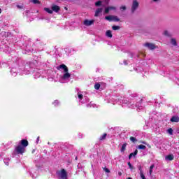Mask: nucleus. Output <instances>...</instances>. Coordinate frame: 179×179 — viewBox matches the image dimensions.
<instances>
[{
    "label": "nucleus",
    "mask_w": 179,
    "mask_h": 179,
    "mask_svg": "<svg viewBox=\"0 0 179 179\" xmlns=\"http://www.w3.org/2000/svg\"><path fill=\"white\" fill-rule=\"evenodd\" d=\"M58 71H64V73L62 76V80H68L71 78V73L69 72L68 66L65 64H62L57 66Z\"/></svg>",
    "instance_id": "f257e3e1"
},
{
    "label": "nucleus",
    "mask_w": 179,
    "mask_h": 179,
    "mask_svg": "<svg viewBox=\"0 0 179 179\" xmlns=\"http://www.w3.org/2000/svg\"><path fill=\"white\" fill-rule=\"evenodd\" d=\"M31 66H33V63H27L23 67L20 68V75H29V73L34 72V70Z\"/></svg>",
    "instance_id": "f03ea898"
},
{
    "label": "nucleus",
    "mask_w": 179,
    "mask_h": 179,
    "mask_svg": "<svg viewBox=\"0 0 179 179\" xmlns=\"http://www.w3.org/2000/svg\"><path fill=\"white\" fill-rule=\"evenodd\" d=\"M139 8V1L138 0H132L131 13L134 14Z\"/></svg>",
    "instance_id": "7ed1b4c3"
},
{
    "label": "nucleus",
    "mask_w": 179,
    "mask_h": 179,
    "mask_svg": "<svg viewBox=\"0 0 179 179\" xmlns=\"http://www.w3.org/2000/svg\"><path fill=\"white\" fill-rule=\"evenodd\" d=\"M57 175L58 176L59 178L68 179V173H66V171L65 169L58 171L57 172Z\"/></svg>",
    "instance_id": "20e7f679"
},
{
    "label": "nucleus",
    "mask_w": 179,
    "mask_h": 179,
    "mask_svg": "<svg viewBox=\"0 0 179 179\" xmlns=\"http://www.w3.org/2000/svg\"><path fill=\"white\" fill-rule=\"evenodd\" d=\"M16 152L17 155H23L24 152V147L22 146V145H18L14 150V153Z\"/></svg>",
    "instance_id": "39448f33"
},
{
    "label": "nucleus",
    "mask_w": 179,
    "mask_h": 179,
    "mask_svg": "<svg viewBox=\"0 0 179 179\" xmlns=\"http://www.w3.org/2000/svg\"><path fill=\"white\" fill-rule=\"evenodd\" d=\"M105 19L108 22H120V18L115 15H108L105 17Z\"/></svg>",
    "instance_id": "423d86ee"
},
{
    "label": "nucleus",
    "mask_w": 179,
    "mask_h": 179,
    "mask_svg": "<svg viewBox=\"0 0 179 179\" xmlns=\"http://www.w3.org/2000/svg\"><path fill=\"white\" fill-rule=\"evenodd\" d=\"M122 107H129V108H135V105L134 103L131 104V101L124 99L122 101Z\"/></svg>",
    "instance_id": "0eeeda50"
},
{
    "label": "nucleus",
    "mask_w": 179,
    "mask_h": 179,
    "mask_svg": "<svg viewBox=\"0 0 179 179\" xmlns=\"http://www.w3.org/2000/svg\"><path fill=\"white\" fill-rule=\"evenodd\" d=\"M84 26H92V24H94V20H85L83 22Z\"/></svg>",
    "instance_id": "6e6552de"
},
{
    "label": "nucleus",
    "mask_w": 179,
    "mask_h": 179,
    "mask_svg": "<svg viewBox=\"0 0 179 179\" xmlns=\"http://www.w3.org/2000/svg\"><path fill=\"white\" fill-rule=\"evenodd\" d=\"M144 46L147 47L148 50H155L156 48V45H155L153 43H146L144 44Z\"/></svg>",
    "instance_id": "1a4fd4ad"
},
{
    "label": "nucleus",
    "mask_w": 179,
    "mask_h": 179,
    "mask_svg": "<svg viewBox=\"0 0 179 179\" xmlns=\"http://www.w3.org/2000/svg\"><path fill=\"white\" fill-rule=\"evenodd\" d=\"M101 13H103V8H98L95 11V17H99V16H100Z\"/></svg>",
    "instance_id": "9d476101"
},
{
    "label": "nucleus",
    "mask_w": 179,
    "mask_h": 179,
    "mask_svg": "<svg viewBox=\"0 0 179 179\" xmlns=\"http://www.w3.org/2000/svg\"><path fill=\"white\" fill-rule=\"evenodd\" d=\"M20 145H21L24 148H27V146H29V141H27V140L22 139L21 140Z\"/></svg>",
    "instance_id": "9b49d317"
},
{
    "label": "nucleus",
    "mask_w": 179,
    "mask_h": 179,
    "mask_svg": "<svg viewBox=\"0 0 179 179\" xmlns=\"http://www.w3.org/2000/svg\"><path fill=\"white\" fill-rule=\"evenodd\" d=\"M52 12H56V13H58V12H59V10H61V8L57 5H52Z\"/></svg>",
    "instance_id": "f8f14e48"
},
{
    "label": "nucleus",
    "mask_w": 179,
    "mask_h": 179,
    "mask_svg": "<svg viewBox=\"0 0 179 179\" xmlns=\"http://www.w3.org/2000/svg\"><path fill=\"white\" fill-rule=\"evenodd\" d=\"M165 160H166V162H171V160H174V155L173 154L166 155L165 157Z\"/></svg>",
    "instance_id": "ddd939ff"
},
{
    "label": "nucleus",
    "mask_w": 179,
    "mask_h": 179,
    "mask_svg": "<svg viewBox=\"0 0 179 179\" xmlns=\"http://www.w3.org/2000/svg\"><path fill=\"white\" fill-rule=\"evenodd\" d=\"M10 73L13 76H16L17 75V69L12 68L10 70Z\"/></svg>",
    "instance_id": "4468645a"
},
{
    "label": "nucleus",
    "mask_w": 179,
    "mask_h": 179,
    "mask_svg": "<svg viewBox=\"0 0 179 179\" xmlns=\"http://www.w3.org/2000/svg\"><path fill=\"white\" fill-rule=\"evenodd\" d=\"M171 122H179V117L178 116H173L171 120Z\"/></svg>",
    "instance_id": "2eb2a0df"
},
{
    "label": "nucleus",
    "mask_w": 179,
    "mask_h": 179,
    "mask_svg": "<svg viewBox=\"0 0 179 179\" xmlns=\"http://www.w3.org/2000/svg\"><path fill=\"white\" fill-rule=\"evenodd\" d=\"M171 45H173V47H177L178 45L177 41L174 38H171Z\"/></svg>",
    "instance_id": "dca6fc26"
},
{
    "label": "nucleus",
    "mask_w": 179,
    "mask_h": 179,
    "mask_svg": "<svg viewBox=\"0 0 179 179\" xmlns=\"http://www.w3.org/2000/svg\"><path fill=\"white\" fill-rule=\"evenodd\" d=\"M136 155H138V150H136L134 151V152H132L129 155V160H131L132 159V157L134 156V157L136 156Z\"/></svg>",
    "instance_id": "f3484780"
},
{
    "label": "nucleus",
    "mask_w": 179,
    "mask_h": 179,
    "mask_svg": "<svg viewBox=\"0 0 179 179\" xmlns=\"http://www.w3.org/2000/svg\"><path fill=\"white\" fill-rule=\"evenodd\" d=\"M106 37H108L109 38H113V34H112L111 30L106 31Z\"/></svg>",
    "instance_id": "a211bd4d"
},
{
    "label": "nucleus",
    "mask_w": 179,
    "mask_h": 179,
    "mask_svg": "<svg viewBox=\"0 0 179 179\" xmlns=\"http://www.w3.org/2000/svg\"><path fill=\"white\" fill-rule=\"evenodd\" d=\"M89 97H87V96H84L83 97V100H81V101H80L81 103H82V104H85V103H89Z\"/></svg>",
    "instance_id": "6ab92c4d"
},
{
    "label": "nucleus",
    "mask_w": 179,
    "mask_h": 179,
    "mask_svg": "<svg viewBox=\"0 0 179 179\" xmlns=\"http://www.w3.org/2000/svg\"><path fill=\"white\" fill-rule=\"evenodd\" d=\"M37 176H38V171H36V172H34V173H33V171L31 173V176L32 178H37Z\"/></svg>",
    "instance_id": "aec40b11"
},
{
    "label": "nucleus",
    "mask_w": 179,
    "mask_h": 179,
    "mask_svg": "<svg viewBox=\"0 0 179 179\" xmlns=\"http://www.w3.org/2000/svg\"><path fill=\"white\" fill-rule=\"evenodd\" d=\"M127 143L122 144V148H121V150H120V151H121L122 152H125V149H126V148H127Z\"/></svg>",
    "instance_id": "412c9836"
},
{
    "label": "nucleus",
    "mask_w": 179,
    "mask_h": 179,
    "mask_svg": "<svg viewBox=\"0 0 179 179\" xmlns=\"http://www.w3.org/2000/svg\"><path fill=\"white\" fill-rule=\"evenodd\" d=\"M107 138V134H103L102 136H100L99 141H104Z\"/></svg>",
    "instance_id": "4be33fe9"
},
{
    "label": "nucleus",
    "mask_w": 179,
    "mask_h": 179,
    "mask_svg": "<svg viewBox=\"0 0 179 179\" xmlns=\"http://www.w3.org/2000/svg\"><path fill=\"white\" fill-rule=\"evenodd\" d=\"M164 34L166 36V37H171V33L169 32V31H164Z\"/></svg>",
    "instance_id": "5701e85b"
},
{
    "label": "nucleus",
    "mask_w": 179,
    "mask_h": 179,
    "mask_svg": "<svg viewBox=\"0 0 179 179\" xmlns=\"http://www.w3.org/2000/svg\"><path fill=\"white\" fill-rule=\"evenodd\" d=\"M44 10H45V12H47L48 13H50V15H52V13H53V12H52V10H51V9H50V8H44Z\"/></svg>",
    "instance_id": "b1692460"
},
{
    "label": "nucleus",
    "mask_w": 179,
    "mask_h": 179,
    "mask_svg": "<svg viewBox=\"0 0 179 179\" xmlns=\"http://www.w3.org/2000/svg\"><path fill=\"white\" fill-rule=\"evenodd\" d=\"M112 29H113V30H120V29H121V27L118 25H113L112 27Z\"/></svg>",
    "instance_id": "393cba45"
},
{
    "label": "nucleus",
    "mask_w": 179,
    "mask_h": 179,
    "mask_svg": "<svg viewBox=\"0 0 179 179\" xmlns=\"http://www.w3.org/2000/svg\"><path fill=\"white\" fill-rule=\"evenodd\" d=\"M138 149H141L142 150H145L146 149V147L143 145H139L138 146Z\"/></svg>",
    "instance_id": "a878e982"
},
{
    "label": "nucleus",
    "mask_w": 179,
    "mask_h": 179,
    "mask_svg": "<svg viewBox=\"0 0 179 179\" xmlns=\"http://www.w3.org/2000/svg\"><path fill=\"white\" fill-rule=\"evenodd\" d=\"M6 166H9V158H6L3 160Z\"/></svg>",
    "instance_id": "bb28decb"
},
{
    "label": "nucleus",
    "mask_w": 179,
    "mask_h": 179,
    "mask_svg": "<svg viewBox=\"0 0 179 179\" xmlns=\"http://www.w3.org/2000/svg\"><path fill=\"white\" fill-rule=\"evenodd\" d=\"M78 99H80V101H82L83 100V95L80 93H78Z\"/></svg>",
    "instance_id": "cd10ccee"
},
{
    "label": "nucleus",
    "mask_w": 179,
    "mask_h": 179,
    "mask_svg": "<svg viewBox=\"0 0 179 179\" xmlns=\"http://www.w3.org/2000/svg\"><path fill=\"white\" fill-rule=\"evenodd\" d=\"M130 141L133 142V143H135V142H138V140H136V138L135 137H130Z\"/></svg>",
    "instance_id": "c85d7f7f"
},
{
    "label": "nucleus",
    "mask_w": 179,
    "mask_h": 179,
    "mask_svg": "<svg viewBox=\"0 0 179 179\" xmlns=\"http://www.w3.org/2000/svg\"><path fill=\"white\" fill-rule=\"evenodd\" d=\"M127 164H128L129 168L130 169V170H135V168L134 167V166H132L131 162H128Z\"/></svg>",
    "instance_id": "c756f323"
},
{
    "label": "nucleus",
    "mask_w": 179,
    "mask_h": 179,
    "mask_svg": "<svg viewBox=\"0 0 179 179\" xmlns=\"http://www.w3.org/2000/svg\"><path fill=\"white\" fill-rule=\"evenodd\" d=\"M141 105H142V99L140 100V101H138L136 105H134V107H141Z\"/></svg>",
    "instance_id": "7c9ffc66"
},
{
    "label": "nucleus",
    "mask_w": 179,
    "mask_h": 179,
    "mask_svg": "<svg viewBox=\"0 0 179 179\" xmlns=\"http://www.w3.org/2000/svg\"><path fill=\"white\" fill-rule=\"evenodd\" d=\"M167 132L169 134V135H173V129L172 128H169L167 129Z\"/></svg>",
    "instance_id": "2f4dec72"
},
{
    "label": "nucleus",
    "mask_w": 179,
    "mask_h": 179,
    "mask_svg": "<svg viewBox=\"0 0 179 179\" xmlns=\"http://www.w3.org/2000/svg\"><path fill=\"white\" fill-rule=\"evenodd\" d=\"M120 10L122 12H124V10H127V6H122L120 8Z\"/></svg>",
    "instance_id": "473e14b6"
},
{
    "label": "nucleus",
    "mask_w": 179,
    "mask_h": 179,
    "mask_svg": "<svg viewBox=\"0 0 179 179\" xmlns=\"http://www.w3.org/2000/svg\"><path fill=\"white\" fill-rule=\"evenodd\" d=\"M94 89L99 90V89H100V85L99 83L95 84Z\"/></svg>",
    "instance_id": "72a5a7b5"
},
{
    "label": "nucleus",
    "mask_w": 179,
    "mask_h": 179,
    "mask_svg": "<svg viewBox=\"0 0 179 179\" xmlns=\"http://www.w3.org/2000/svg\"><path fill=\"white\" fill-rule=\"evenodd\" d=\"M86 106L87 108L96 107V105L92 103H87Z\"/></svg>",
    "instance_id": "f704fd0d"
},
{
    "label": "nucleus",
    "mask_w": 179,
    "mask_h": 179,
    "mask_svg": "<svg viewBox=\"0 0 179 179\" xmlns=\"http://www.w3.org/2000/svg\"><path fill=\"white\" fill-rule=\"evenodd\" d=\"M137 167H138L140 173H143V171L142 170V166L138 165Z\"/></svg>",
    "instance_id": "c9c22d12"
},
{
    "label": "nucleus",
    "mask_w": 179,
    "mask_h": 179,
    "mask_svg": "<svg viewBox=\"0 0 179 179\" xmlns=\"http://www.w3.org/2000/svg\"><path fill=\"white\" fill-rule=\"evenodd\" d=\"M140 176L142 179H146V177H145L143 172L140 173Z\"/></svg>",
    "instance_id": "e433bc0d"
},
{
    "label": "nucleus",
    "mask_w": 179,
    "mask_h": 179,
    "mask_svg": "<svg viewBox=\"0 0 179 179\" xmlns=\"http://www.w3.org/2000/svg\"><path fill=\"white\" fill-rule=\"evenodd\" d=\"M31 2H33V3H34L35 5L37 3H40V1L38 0H32Z\"/></svg>",
    "instance_id": "4c0bfd02"
},
{
    "label": "nucleus",
    "mask_w": 179,
    "mask_h": 179,
    "mask_svg": "<svg viewBox=\"0 0 179 179\" xmlns=\"http://www.w3.org/2000/svg\"><path fill=\"white\" fill-rule=\"evenodd\" d=\"M95 6H101V1H97L96 3H95Z\"/></svg>",
    "instance_id": "58836bf2"
},
{
    "label": "nucleus",
    "mask_w": 179,
    "mask_h": 179,
    "mask_svg": "<svg viewBox=\"0 0 179 179\" xmlns=\"http://www.w3.org/2000/svg\"><path fill=\"white\" fill-rule=\"evenodd\" d=\"M108 8H109V10H115V9H116V8L114 6H109Z\"/></svg>",
    "instance_id": "ea45409f"
},
{
    "label": "nucleus",
    "mask_w": 179,
    "mask_h": 179,
    "mask_svg": "<svg viewBox=\"0 0 179 179\" xmlns=\"http://www.w3.org/2000/svg\"><path fill=\"white\" fill-rule=\"evenodd\" d=\"M110 12V8L108 7L105 8V13H108Z\"/></svg>",
    "instance_id": "a19ab883"
},
{
    "label": "nucleus",
    "mask_w": 179,
    "mask_h": 179,
    "mask_svg": "<svg viewBox=\"0 0 179 179\" xmlns=\"http://www.w3.org/2000/svg\"><path fill=\"white\" fill-rule=\"evenodd\" d=\"M59 103V101H58V100H55L54 102H53V104L55 106H58V104Z\"/></svg>",
    "instance_id": "79ce46f5"
},
{
    "label": "nucleus",
    "mask_w": 179,
    "mask_h": 179,
    "mask_svg": "<svg viewBox=\"0 0 179 179\" xmlns=\"http://www.w3.org/2000/svg\"><path fill=\"white\" fill-rule=\"evenodd\" d=\"M103 171L106 172V173H110V169H107V168H103Z\"/></svg>",
    "instance_id": "37998d69"
},
{
    "label": "nucleus",
    "mask_w": 179,
    "mask_h": 179,
    "mask_svg": "<svg viewBox=\"0 0 179 179\" xmlns=\"http://www.w3.org/2000/svg\"><path fill=\"white\" fill-rule=\"evenodd\" d=\"M17 8H18V9H22L23 6L17 5Z\"/></svg>",
    "instance_id": "c03bdc74"
},
{
    "label": "nucleus",
    "mask_w": 179,
    "mask_h": 179,
    "mask_svg": "<svg viewBox=\"0 0 179 179\" xmlns=\"http://www.w3.org/2000/svg\"><path fill=\"white\" fill-rule=\"evenodd\" d=\"M154 168H155V165L152 164V165L150 166V170H153Z\"/></svg>",
    "instance_id": "a18cd8bd"
},
{
    "label": "nucleus",
    "mask_w": 179,
    "mask_h": 179,
    "mask_svg": "<svg viewBox=\"0 0 179 179\" xmlns=\"http://www.w3.org/2000/svg\"><path fill=\"white\" fill-rule=\"evenodd\" d=\"M39 141H40V136H38L36 138V143H38Z\"/></svg>",
    "instance_id": "49530a36"
},
{
    "label": "nucleus",
    "mask_w": 179,
    "mask_h": 179,
    "mask_svg": "<svg viewBox=\"0 0 179 179\" xmlns=\"http://www.w3.org/2000/svg\"><path fill=\"white\" fill-rule=\"evenodd\" d=\"M152 173H153V170L152 169H150V175L152 176Z\"/></svg>",
    "instance_id": "de8ad7c7"
},
{
    "label": "nucleus",
    "mask_w": 179,
    "mask_h": 179,
    "mask_svg": "<svg viewBox=\"0 0 179 179\" xmlns=\"http://www.w3.org/2000/svg\"><path fill=\"white\" fill-rule=\"evenodd\" d=\"M124 65H128V63L127 62V60H124Z\"/></svg>",
    "instance_id": "09e8293b"
},
{
    "label": "nucleus",
    "mask_w": 179,
    "mask_h": 179,
    "mask_svg": "<svg viewBox=\"0 0 179 179\" xmlns=\"http://www.w3.org/2000/svg\"><path fill=\"white\" fill-rule=\"evenodd\" d=\"M142 143H143V145H146V142L143 141Z\"/></svg>",
    "instance_id": "8fccbe9b"
},
{
    "label": "nucleus",
    "mask_w": 179,
    "mask_h": 179,
    "mask_svg": "<svg viewBox=\"0 0 179 179\" xmlns=\"http://www.w3.org/2000/svg\"><path fill=\"white\" fill-rule=\"evenodd\" d=\"M0 13H2V9L0 8Z\"/></svg>",
    "instance_id": "3c124183"
},
{
    "label": "nucleus",
    "mask_w": 179,
    "mask_h": 179,
    "mask_svg": "<svg viewBox=\"0 0 179 179\" xmlns=\"http://www.w3.org/2000/svg\"><path fill=\"white\" fill-rule=\"evenodd\" d=\"M131 57H134V55L132 54H131Z\"/></svg>",
    "instance_id": "603ef678"
},
{
    "label": "nucleus",
    "mask_w": 179,
    "mask_h": 179,
    "mask_svg": "<svg viewBox=\"0 0 179 179\" xmlns=\"http://www.w3.org/2000/svg\"><path fill=\"white\" fill-rule=\"evenodd\" d=\"M113 100H117V99H115V98H113Z\"/></svg>",
    "instance_id": "864d4df0"
},
{
    "label": "nucleus",
    "mask_w": 179,
    "mask_h": 179,
    "mask_svg": "<svg viewBox=\"0 0 179 179\" xmlns=\"http://www.w3.org/2000/svg\"><path fill=\"white\" fill-rule=\"evenodd\" d=\"M76 160H78V157H76Z\"/></svg>",
    "instance_id": "5fc2aeb1"
},
{
    "label": "nucleus",
    "mask_w": 179,
    "mask_h": 179,
    "mask_svg": "<svg viewBox=\"0 0 179 179\" xmlns=\"http://www.w3.org/2000/svg\"><path fill=\"white\" fill-rule=\"evenodd\" d=\"M119 176H121V172L119 173Z\"/></svg>",
    "instance_id": "6e6d98bb"
},
{
    "label": "nucleus",
    "mask_w": 179,
    "mask_h": 179,
    "mask_svg": "<svg viewBox=\"0 0 179 179\" xmlns=\"http://www.w3.org/2000/svg\"><path fill=\"white\" fill-rule=\"evenodd\" d=\"M115 129H118V128L116 127V128H115Z\"/></svg>",
    "instance_id": "4d7b16f0"
},
{
    "label": "nucleus",
    "mask_w": 179,
    "mask_h": 179,
    "mask_svg": "<svg viewBox=\"0 0 179 179\" xmlns=\"http://www.w3.org/2000/svg\"><path fill=\"white\" fill-rule=\"evenodd\" d=\"M105 1H108V0H105Z\"/></svg>",
    "instance_id": "13d9d810"
}]
</instances>
